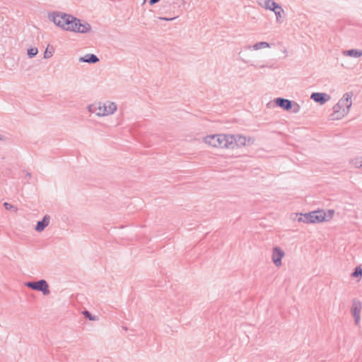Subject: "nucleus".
Returning <instances> with one entry per match:
<instances>
[{"mask_svg":"<svg viewBox=\"0 0 362 362\" xmlns=\"http://www.w3.org/2000/svg\"><path fill=\"white\" fill-rule=\"evenodd\" d=\"M48 18L53 22L57 26L66 31L73 32L76 28V22L78 18L66 13L61 11H53L48 14Z\"/></svg>","mask_w":362,"mask_h":362,"instance_id":"obj_1","label":"nucleus"},{"mask_svg":"<svg viewBox=\"0 0 362 362\" xmlns=\"http://www.w3.org/2000/svg\"><path fill=\"white\" fill-rule=\"evenodd\" d=\"M298 222L305 223H318L327 221V213L324 210H316L305 214H295Z\"/></svg>","mask_w":362,"mask_h":362,"instance_id":"obj_2","label":"nucleus"},{"mask_svg":"<svg viewBox=\"0 0 362 362\" xmlns=\"http://www.w3.org/2000/svg\"><path fill=\"white\" fill-rule=\"evenodd\" d=\"M228 141H229V134H213L204 138L206 144L215 148H228V144H226Z\"/></svg>","mask_w":362,"mask_h":362,"instance_id":"obj_3","label":"nucleus"},{"mask_svg":"<svg viewBox=\"0 0 362 362\" xmlns=\"http://www.w3.org/2000/svg\"><path fill=\"white\" fill-rule=\"evenodd\" d=\"M253 144L255 139L241 135H233L229 134V141H226L228 144V149H235V148H240L246 145V142Z\"/></svg>","mask_w":362,"mask_h":362,"instance_id":"obj_4","label":"nucleus"},{"mask_svg":"<svg viewBox=\"0 0 362 362\" xmlns=\"http://www.w3.org/2000/svg\"><path fill=\"white\" fill-rule=\"evenodd\" d=\"M275 105L284 110L291 111L293 113H297L300 110V105L298 103L286 99L284 98H277L274 100Z\"/></svg>","mask_w":362,"mask_h":362,"instance_id":"obj_5","label":"nucleus"},{"mask_svg":"<svg viewBox=\"0 0 362 362\" xmlns=\"http://www.w3.org/2000/svg\"><path fill=\"white\" fill-rule=\"evenodd\" d=\"M25 286L32 290L40 291L45 296H47L50 293L49 285L45 279H40L36 281H27L25 283Z\"/></svg>","mask_w":362,"mask_h":362,"instance_id":"obj_6","label":"nucleus"},{"mask_svg":"<svg viewBox=\"0 0 362 362\" xmlns=\"http://www.w3.org/2000/svg\"><path fill=\"white\" fill-rule=\"evenodd\" d=\"M362 310V303L356 298L353 299L352 305L351 307V313L354 318L356 325H358L361 320V311Z\"/></svg>","mask_w":362,"mask_h":362,"instance_id":"obj_7","label":"nucleus"},{"mask_svg":"<svg viewBox=\"0 0 362 362\" xmlns=\"http://www.w3.org/2000/svg\"><path fill=\"white\" fill-rule=\"evenodd\" d=\"M333 110V113L329 115L331 120L341 119L347 114V110L342 109L339 103L334 105Z\"/></svg>","mask_w":362,"mask_h":362,"instance_id":"obj_8","label":"nucleus"},{"mask_svg":"<svg viewBox=\"0 0 362 362\" xmlns=\"http://www.w3.org/2000/svg\"><path fill=\"white\" fill-rule=\"evenodd\" d=\"M284 251L279 247L276 246L273 248L272 261L276 267L281 266V259L284 257Z\"/></svg>","mask_w":362,"mask_h":362,"instance_id":"obj_9","label":"nucleus"},{"mask_svg":"<svg viewBox=\"0 0 362 362\" xmlns=\"http://www.w3.org/2000/svg\"><path fill=\"white\" fill-rule=\"evenodd\" d=\"M331 98L330 95L326 93L314 92L310 95V99L320 105H323Z\"/></svg>","mask_w":362,"mask_h":362,"instance_id":"obj_10","label":"nucleus"},{"mask_svg":"<svg viewBox=\"0 0 362 362\" xmlns=\"http://www.w3.org/2000/svg\"><path fill=\"white\" fill-rule=\"evenodd\" d=\"M117 110V105L113 102H108V105L103 104V111L96 112L98 116H106L113 114Z\"/></svg>","mask_w":362,"mask_h":362,"instance_id":"obj_11","label":"nucleus"},{"mask_svg":"<svg viewBox=\"0 0 362 362\" xmlns=\"http://www.w3.org/2000/svg\"><path fill=\"white\" fill-rule=\"evenodd\" d=\"M353 95V93L351 92H347L346 93L341 99L339 100V103L341 105V107L344 110H347V113L349 111V109L351 106L352 102H351V97Z\"/></svg>","mask_w":362,"mask_h":362,"instance_id":"obj_12","label":"nucleus"},{"mask_svg":"<svg viewBox=\"0 0 362 362\" xmlns=\"http://www.w3.org/2000/svg\"><path fill=\"white\" fill-rule=\"evenodd\" d=\"M76 28L74 29L73 32L74 33H87L90 31L91 26L90 25L86 22L83 21L81 19L78 18V21L76 22Z\"/></svg>","mask_w":362,"mask_h":362,"instance_id":"obj_13","label":"nucleus"},{"mask_svg":"<svg viewBox=\"0 0 362 362\" xmlns=\"http://www.w3.org/2000/svg\"><path fill=\"white\" fill-rule=\"evenodd\" d=\"M50 221V216L49 215H45L41 221L37 222L35 230L37 232L43 231L45 228L49 225Z\"/></svg>","mask_w":362,"mask_h":362,"instance_id":"obj_14","label":"nucleus"},{"mask_svg":"<svg viewBox=\"0 0 362 362\" xmlns=\"http://www.w3.org/2000/svg\"><path fill=\"white\" fill-rule=\"evenodd\" d=\"M80 62H86L88 64H95L100 61L99 58L94 54H86L79 58Z\"/></svg>","mask_w":362,"mask_h":362,"instance_id":"obj_15","label":"nucleus"},{"mask_svg":"<svg viewBox=\"0 0 362 362\" xmlns=\"http://www.w3.org/2000/svg\"><path fill=\"white\" fill-rule=\"evenodd\" d=\"M265 9L274 11L275 8H279V4L274 0H264V4H259Z\"/></svg>","mask_w":362,"mask_h":362,"instance_id":"obj_16","label":"nucleus"},{"mask_svg":"<svg viewBox=\"0 0 362 362\" xmlns=\"http://www.w3.org/2000/svg\"><path fill=\"white\" fill-rule=\"evenodd\" d=\"M344 54L351 57L358 58L362 56V50L358 49H351L344 51Z\"/></svg>","mask_w":362,"mask_h":362,"instance_id":"obj_17","label":"nucleus"},{"mask_svg":"<svg viewBox=\"0 0 362 362\" xmlns=\"http://www.w3.org/2000/svg\"><path fill=\"white\" fill-rule=\"evenodd\" d=\"M276 17V21L278 23H281L282 19L284 18L285 12L284 9L282 8L281 6L279 4V8H275L274 11Z\"/></svg>","mask_w":362,"mask_h":362,"instance_id":"obj_18","label":"nucleus"},{"mask_svg":"<svg viewBox=\"0 0 362 362\" xmlns=\"http://www.w3.org/2000/svg\"><path fill=\"white\" fill-rule=\"evenodd\" d=\"M251 47H252L253 49H255V50H257L261 48L270 47V44L267 42H259L255 43L252 47L248 46L249 49H250Z\"/></svg>","mask_w":362,"mask_h":362,"instance_id":"obj_19","label":"nucleus"},{"mask_svg":"<svg viewBox=\"0 0 362 362\" xmlns=\"http://www.w3.org/2000/svg\"><path fill=\"white\" fill-rule=\"evenodd\" d=\"M351 276L353 278H361L362 267L361 266L356 267L354 269V272L351 273Z\"/></svg>","mask_w":362,"mask_h":362,"instance_id":"obj_20","label":"nucleus"},{"mask_svg":"<svg viewBox=\"0 0 362 362\" xmlns=\"http://www.w3.org/2000/svg\"><path fill=\"white\" fill-rule=\"evenodd\" d=\"M54 52V47L52 46L48 45L46 48L45 53H44V58L45 59L50 58L53 55Z\"/></svg>","mask_w":362,"mask_h":362,"instance_id":"obj_21","label":"nucleus"},{"mask_svg":"<svg viewBox=\"0 0 362 362\" xmlns=\"http://www.w3.org/2000/svg\"><path fill=\"white\" fill-rule=\"evenodd\" d=\"M38 53V49L37 47H30L28 49L27 54L29 58L35 57Z\"/></svg>","mask_w":362,"mask_h":362,"instance_id":"obj_22","label":"nucleus"},{"mask_svg":"<svg viewBox=\"0 0 362 362\" xmlns=\"http://www.w3.org/2000/svg\"><path fill=\"white\" fill-rule=\"evenodd\" d=\"M83 315H84V317L86 318V319H88L89 320H92V321H94V320H97V317L95 316V315H93L88 310H85L84 311H83Z\"/></svg>","mask_w":362,"mask_h":362,"instance_id":"obj_23","label":"nucleus"},{"mask_svg":"<svg viewBox=\"0 0 362 362\" xmlns=\"http://www.w3.org/2000/svg\"><path fill=\"white\" fill-rule=\"evenodd\" d=\"M96 108H98V112H102L103 111V105L101 103L98 104V107L95 105H89L88 110L91 112H95L96 113Z\"/></svg>","mask_w":362,"mask_h":362,"instance_id":"obj_24","label":"nucleus"},{"mask_svg":"<svg viewBox=\"0 0 362 362\" xmlns=\"http://www.w3.org/2000/svg\"><path fill=\"white\" fill-rule=\"evenodd\" d=\"M4 206L6 210H11V209H15V211H17V208L15 207L13 204H9L8 202L4 203Z\"/></svg>","mask_w":362,"mask_h":362,"instance_id":"obj_25","label":"nucleus"},{"mask_svg":"<svg viewBox=\"0 0 362 362\" xmlns=\"http://www.w3.org/2000/svg\"><path fill=\"white\" fill-rule=\"evenodd\" d=\"M334 211L333 209L328 210L327 214V221H329V220L332 218V217L334 216Z\"/></svg>","mask_w":362,"mask_h":362,"instance_id":"obj_26","label":"nucleus"},{"mask_svg":"<svg viewBox=\"0 0 362 362\" xmlns=\"http://www.w3.org/2000/svg\"><path fill=\"white\" fill-rule=\"evenodd\" d=\"M177 17H173V18H167V17H158V19L160 21H171L175 19Z\"/></svg>","mask_w":362,"mask_h":362,"instance_id":"obj_27","label":"nucleus"},{"mask_svg":"<svg viewBox=\"0 0 362 362\" xmlns=\"http://www.w3.org/2000/svg\"><path fill=\"white\" fill-rule=\"evenodd\" d=\"M170 4H170V2H169V1H164L162 3V6H163V8H168V7H169V6H170Z\"/></svg>","mask_w":362,"mask_h":362,"instance_id":"obj_28","label":"nucleus"},{"mask_svg":"<svg viewBox=\"0 0 362 362\" xmlns=\"http://www.w3.org/2000/svg\"><path fill=\"white\" fill-rule=\"evenodd\" d=\"M160 0H149L148 4L152 6L158 2H159Z\"/></svg>","mask_w":362,"mask_h":362,"instance_id":"obj_29","label":"nucleus"},{"mask_svg":"<svg viewBox=\"0 0 362 362\" xmlns=\"http://www.w3.org/2000/svg\"><path fill=\"white\" fill-rule=\"evenodd\" d=\"M26 177H28V178H30L32 177L31 173L26 171Z\"/></svg>","mask_w":362,"mask_h":362,"instance_id":"obj_30","label":"nucleus"},{"mask_svg":"<svg viewBox=\"0 0 362 362\" xmlns=\"http://www.w3.org/2000/svg\"><path fill=\"white\" fill-rule=\"evenodd\" d=\"M4 138H3V136L1 134H0V140H3Z\"/></svg>","mask_w":362,"mask_h":362,"instance_id":"obj_31","label":"nucleus"},{"mask_svg":"<svg viewBox=\"0 0 362 362\" xmlns=\"http://www.w3.org/2000/svg\"><path fill=\"white\" fill-rule=\"evenodd\" d=\"M360 167L362 168V160H361V164H360Z\"/></svg>","mask_w":362,"mask_h":362,"instance_id":"obj_32","label":"nucleus"},{"mask_svg":"<svg viewBox=\"0 0 362 362\" xmlns=\"http://www.w3.org/2000/svg\"><path fill=\"white\" fill-rule=\"evenodd\" d=\"M146 0H144V2H143V4H144V3L146 2Z\"/></svg>","mask_w":362,"mask_h":362,"instance_id":"obj_33","label":"nucleus"}]
</instances>
